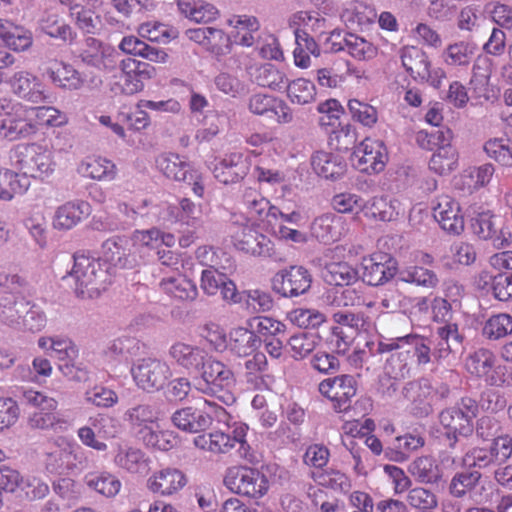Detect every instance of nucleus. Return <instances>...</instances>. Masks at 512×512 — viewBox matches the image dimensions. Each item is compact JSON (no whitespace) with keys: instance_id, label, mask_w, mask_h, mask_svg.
Returning <instances> with one entry per match:
<instances>
[{"instance_id":"obj_1","label":"nucleus","mask_w":512,"mask_h":512,"mask_svg":"<svg viewBox=\"0 0 512 512\" xmlns=\"http://www.w3.org/2000/svg\"><path fill=\"white\" fill-rule=\"evenodd\" d=\"M377 350L380 353L399 351L391 355L388 360V365L391 366V372L395 378H405L409 375L408 360L411 359V350H413L417 366H425L434 360L429 338L416 333L395 338H383L379 341Z\"/></svg>"},{"instance_id":"obj_2","label":"nucleus","mask_w":512,"mask_h":512,"mask_svg":"<svg viewBox=\"0 0 512 512\" xmlns=\"http://www.w3.org/2000/svg\"><path fill=\"white\" fill-rule=\"evenodd\" d=\"M113 273L100 258L76 253L70 272L76 296L81 299L98 298L112 283Z\"/></svg>"},{"instance_id":"obj_3","label":"nucleus","mask_w":512,"mask_h":512,"mask_svg":"<svg viewBox=\"0 0 512 512\" xmlns=\"http://www.w3.org/2000/svg\"><path fill=\"white\" fill-rule=\"evenodd\" d=\"M417 144L427 150L434 151L429 169L438 175H448L458 167L459 155L452 145L453 133L449 128H441L432 132L420 130L416 133Z\"/></svg>"},{"instance_id":"obj_4","label":"nucleus","mask_w":512,"mask_h":512,"mask_svg":"<svg viewBox=\"0 0 512 512\" xmlns=\"http://www.w3.org/2000/svg\"><path fill=\"white\" fill-rule=\"evenodd\" d=\"M235 384L236 378L232 369L223 362L208 357L201 367L200 378L194 382V388L230 405L235 402V396L231 391Z\"/></svg>"},{"instance_id":"obj_5","label":"nucleus","mask_w":512,"mask_h":512,"mask_svg":"<svg viewBox=\"0 0 512 512\" xmlns=\"http://www.w3.org/2000/svg\"><path fill=\"white\" fill-rule=\"evenodd\" d=\"M14 166L22 176L39 180L49 178L56 169L54 153L47 145L33 142L17 146L13 156Z\"/></svg>"},{"instance_id":"obj_6","label":"nucleus","mask_w":512,"mask_h":512,"mask_svg":"<svg viewBox=\"0 0 512 512\" xmlns=\"http://www.w3.org/2000/svg\"><path fill=\"white\" fill-rule=\"evenodd\" d=\"M227 70H245L258 86L274 92H283L287 86L286 73L271 63L255 65L251 53L238 52L227 58L224 63Z\"/></svg>"},{"instance_id":"obj_7","label":"nucleus","mask_w":512,"mask_h":512,"mask_svg":"<svg viewBox=\"0 0 512 512\" xmlns=\"http://www.w3.org/2000/svg\"><path fill=\"white\" fill-rule=\"evenodd\" d=\"M469 374L483 380L489 386L509 387L512 385V367L498 362L493 351L479 348L465 360Z\"/></svg>"},{"instance_id":"obj_8","label":"nucleus","mask_w":512,"mask_h":512,"mask_svg":"<svg viewBox=\"0 0 512 512\" xmlns=\"http://www.w3.org/2000/svg\"><path fill=\"white\" fill-rule=\"evenodd\" d=\"M0 138L8 141L26 139L37 133L36 123L32 121L30 106L0 99Z\"/></svg>"},{"instance_id":"obj_9","label":"nucleus","mask_w":512,"mask_h":512,"mask_svg":"<svg viewBox=\"0 0 512 512\" xmlns=\"http://www.w3.org/2000/svg\"><path fill=\"white\" fill-rule=\"evenodd\" d=\"M229 221L231 238L236 249L254 256L272 255V241L257 230L255 222H250L248 217L238 212L231 213Z\"/></svg>"},{"instance_id":"obj_10","label":"nucleus","mask_w":512,"mask_h":512,"mask_svg":"<svg viewBox=\"0 0 512 512\" xmlns=\"http://www.w3.org/2000/svg\"><path fill=\"white\" fill-rule=\"evenodd\" d=\"M403 68L416 81L440 88L446 73L441 67H433L427 53L418 46L406 45L399 50Z\"/></svg>"},{"instance_id":"obj_11","label":"nucleus","mask_w":512,"mask_h":512,"mask_svg":"<svg viewBox=\"0 0 512 512\" xmlns=\"http://www.w3.org/2000/svg\"><path fill=\"white\" fill-rule=\"evenodd\" d=\"M224 484L231 492L254 499L261 498L269 489L267 477L259 470L246 466L229 468Z\"/></svg>"},{"instance_id":"obj_12","label":"nucleus","mask_w":512,"mask_h":512,"mask_svg":"<svg viewBox=\"0 0 512 512\" xmlns=\"http://www.w3.org/2000/svg\"><path fill=\"white\" fill-rule=\"evenodd\" d=\"M131 375L139 389L151 393L162 389L172 372L165 361L144 357L133 363Z\"/></svg>"},{"instance_id":"obj_13","label":"nucleus","mask_w":512,"mask_h":512,"mask_svg":"<svg viewBox=\"0 0 512 512\" xmlns=\"http://www.w3.org/2000/svg\"><path fill=\"white\" fill-rule=\"evenodd\" d=\"M477 405L471 399L463 400L458 407L443 410L439 415V421L445 434L453 446L457 441V435L468 436L473 431V420L476 417Z\"/></svg>"},{"instance_id":"obj_14","label":"nucleus","mask_w":512,"mask_h":512,"mask_svg":"<svg viewBox=\"0 0 512 512\" xmlns=\"http://www.w3.org/2000/svg\"><path fill=\"white\" fill-rule=\"evenodd\" d=\"M121 75L113 90L125 95H134L144 89V81L156 76V68L149 63L132 58L122 59L119 63Z\"/></svg>"},{"instance_id":"obj_15","label":"nucleus","mask_w":512,"mask_h":512,"mask_svg":"<svg viewBox=\"0 0 512 512\" xmlns=\"http://www.w3.org/2000/svg\"><path fill=\"white\" fill-rule=\"evenodd\" d=\"M388 153L383 141L365 138L351 155L352 165L359 171L372 174L384 170Z\"/></svg>"},{"instance_id":"obj_16","label":"nucleus","mask_w":512,"mask_h":512,"mask_svg":"<svg viewBox=\"0 0 512 512\" xmlns=\"http://www.w3.org/2000/svg\"><path fill=\"white\" fill-rule=\"evenodd\" d=\"M311 283V274L302 266H291L280 270L271 280L273 291L286 298L305 294L309 290Z\"/></svg>"},{"instance_id":"obj_17","label":"nucleus","mask_w":512,"mask_h":512,"mask_svg":"<svg viewBox=\"0 0 512 512\" xmlns=\"http://www.w3.org/2000/svg\"><path fill=\"white\" fill-rule=\"evenodd\" d=\"M22 397L25 404L35 408V411L28 417V423L32 428L49 429L53 427L57 421L55 410L58 406L54 398L32 389L24 390Z\"/></svg>"},{"instance_id":"obj_18","label":"nucleus","mask_w":512,"mask_h":512,"mask_svg":"<svg viewBox=\"0 0 512 512\" xmlns=\"http://www.w3.org/2000/svg\"><path fill=\"white\" fill-rule=\"evenodd\" d=\"M433 217L440 227L453 235L464 231V216L457 200L449 195H440L432 202Z\"/></svg>"},{"instance_id":"obj_19","label":"nucleus","mask_w":512,"mask_h":512,"mask_svg":"<svg viewBox=\"0 0 512 512\" xmlns=\"http://www.w3.org/2000/svg\"><path fill=\"white\" fill-rule=\"evenodd\" d=\"M362 279L371 286L382 285L397 273V262L388 254L373 253L361 261Z\"/></svg>"},{"instance_id":"obj_20","label":"nucleus","mask_w":512,"mask_h":512,"mask_svg":"<svg viewBox=\"0 0 512 512\" xmlns=\"http://www.w3.org/2000/svg\"><path fill=\"white\" fill-rule=\"evenodd\" d=\"M158 288L168 298L180 303L193 302L198 297L197 285L182 271L164 274L159 279Z\"/></svg>"},{"instance_id":"obj_21","label":"nucleus","mask_w":512,"mask_h":512,"mask_svg":"<svg viewBox=\"0 0 512 512\" xmlns=\"http://www.w3.org/2000/svg\"><path fill=\"white\" fill-rule=\"evenodd\" d=\"M80 57L86 65L104 72H112L120 63L119 54L113 47L93 37L86 39Z\"/></svg>"},{"instance_id":"obj_22","label":"nucleus","mask_w":512,"mask_h":512,"mask_svg":"<svg viewBox=\"0 0 512 512\" xmlns=\"http://www.w3.org/2000/svg\"><path fill=\"white\" fill-rule=\"evenodd\" d=\"M8 83L15 95L28 102L39 104L48 99L45 84L31 72H15Z\"/></svg>"},{"instance_id":"obj_23","label":"nucleus","mask_w":512,"mask_h":512,"mask_svg":"<svg viewBox=\"0 0 512 512\" xmlns=\"http://www.w3.org/2000/svg\"><path fill=\"white\" fill-rule=\"evenodd\" d=\"M430 344L433 349L434 361L440 363L456 352L462 345L463 336L456 323L439 326L431 335Z\"/></svg>"},{"instance_id":"obj_24","label":"nucleus","mask_w":512,"mask_h":512,"mask_svg":"<svg viewBox=\"0 0 512 512\" xmlns=\"http://www.w3.org/2000/svg\"><path fill=\"white\" fill-rule=\"evenodd\" d=\"M187 484L183 471L174 467H165L155 471L146 482L147 489L163 497L172 496Z\"/></svg>"},{"instance_id":"obj_25","label":"nucleus","mask_w":512,"mask_h":512,"mask_svg":"<svg viewBox=\"0 0 512 512\" xmlns=\"http://www.w3.org/2000/svg\"><path fill=\"white\" fill-rule=\"evenodd\" d=\"M238 204L245 209L250 222L264 221L273 218L275 214H279V208L271 205L270 201L265 198L257 189L245 187L240 191Z\"/></svg>"},{"instance_id":"obj_26","label":"nucleus","mask_w":512,"mask_h":512,"mask_svg":"<svg viewBox=\"0 0 512 512\" xmlns=\"http://www.w3.org/2000/svg\"><path fill=\"white\" fill-rule=\"evenodd\" d=\"M91 212V205L87 201H68L56 208L52 217V227L57 231H69L86 219Z\"/></svg>"},{"instance_id":"obj_27","label":"nucleus","mask_w":512,"mask_h":512,"mask_svg":"<svg viewBox=\"0 0 512 512\" xmlns=\"http://www.w3.org/2000/svg\"><path fill=\"white\" fill-rule=\"evenodd\" d=\"M45 74L55 87L67 91L80 90L86 82L84 75L72 64L59 60L49 61Z\"/></svg>"},{"instance_id":"obj_28","label":"nucleus","mask_w":512,"mask_h":512,"mask_svg":"<svg viewBox=\"0 0 512 512\" xmlns=\"http://www.w3.org/2000/svg\"><path fill=\"white\" fill-rule=\"evenodd\" d=\"M319 392L334 401L335 408L345 410L348 401L356 394V381L351 375L327 378L319 384Z\"/></svg>"},{"instance_id":"obj_29","label":"nucleus","mask_w":512,"mask_h":512,"mask_svg":"<svg viewBox=\"0 0 512 512\" xmlns=\"http://www.w3.org/2000/svg\"><path fill=\"white\" fill-rule=\"evenodd\" d=\"M404 395L411 402V411L415 416L425 417L432 412L436 391L428 379L408 383Z\"/></svg>"},{"instance_id":"obj_30","label":"nucleus","mask_w":512,"mask_h":512,"mask_svg":"<svg viewBox=\"0 0 512 512\" xmlns=\"http://www.w3.org/2000/svg\"><path fill=\"white\" fill-rule=\"evenodd\" d=\"M249 171V162L243 154H226L212 168L214 177L223 184H232L243 179Z\"/></svg>"},{"instance_id":"obj_31","label":"nucleus","mask_w":512,"mask_h":512,"mask_svg":"<svg viewBox=\"0 0 512 512\" xmlns=\"http://www.w3.org/2000/svg\"><path fill=\"white\" fill-rule=\"evenodd\" d=\"M124 420L140 440L154 428H160V413L149 404H138L127 409Z\"/></svg>"},{"instance_id":"obj_32","label":"nucleus","mask_w":512,"mask_h":512,"mask_svg":"<svg viewBox=\"0 0 512 512\" xmlns=\"http://www.w3.org/2000/svg\"><path fill=\"white\" fill-rule=\"evenodd\" d=\"M329 41L332 51H346L351 57L359 61H369L375 58L378 53L376 45L356 34H347L339 41H337L336 36L332 34Z\"/></svg>"},{"instance_id":"obj_33","label":"nucleus","mask_w":512,"mask_h":512,"mask_svg":"<svg viewBox=\"0 0 512 512\" xmlns=\"http://www.w3.org/2000/svg\"><path fill=\"white\" fill-rule=\"evenodd\" d=\"M344 223L343 217L335 213H324L313 219L310 232L320 242L332 243L343 235Z\"/></svg>"},{"instance_id":"obj_34","label":"nucleus","mask_w":512,"mask_h":512,"mask_svg":"<svg viewBox=\"0 0 512 512\" xmlns=\"http://www.w3.org/2000/svg\"><path fill=\"white\" fill-rule=\"evenodd\" d=\"M115 466L130 474H146L150 459L140 449L133 446L119 445L113 456Z\"/></svg>"},{"instance_id":"obj_35","label":"nucleus","mask_w":512,"mask_h":512,"mask_svg":"<svg viewBox=\"0 0 512 512\" xmlns=\"http://www.w3.org/2000/svg\"><path fill=\"white\" fill-rule=\"evenodd\" d=\"M261 346L260 337L251 328L236 327L229 332L226 348L234 356H251Z\"/></svg>"},{"instance_id":"obj_36","label":"nucleus","mask_w":512,"mask_h":512,"mask_svg":"<svg viewBox=\"0 0 512 512\" xmlns=\"http://www.w3.org/2000/svg\"><path fill=\"white\" fill-rule=\"evenodd\" d=\"M157 170L166 178L174 181H187L188 174L192 171V165L177 153L164 152L156 157Z\"/></svg>"},{"instance_id":"obj_37","label":"nucleus","mask_w":512,"mask_h":512,"mask_svg":"<svg viewBox=\"0 0 512 512\" xmlns=\"http://www.w3.org/2000/svg\"><path fill=\"white\" fill-rule=\"evenodd\" d=\"M186 35L191 41L202 45L216 55L225 54V48L229 45V37L225 32L213 27L188 29Z\"/></svg>"},{"instance_id":"obj_38","label":"nucleus","mask_w":512,"mask_h":512,"mask_svg":"<svg viewBox=\"0 0 512 512\" xmlns=\"http://www.w3.org/2000/svg\"><path fill=\"white\" fill-rule=\"evenodd\" d=\"M169 355L177 365L187 370H199L208 358L205 349L185 342L173 344Z\"/></svg>"},{"instance_id":"obj_39","label":"nucleus","mask_w":512,"mask_h":512,"mask_svg":"<svg viewBox=\"0 0 512 512\" xmlns=\"http://www.w3.org/2000/svg\"><path fill=\"white\" fill-rule=\"evenodd\" d=\"M77 172L85 178L96 181H113L117 176L115 163L104 157H86L77 167Z\"/></svg>"},{"instance_id":"obj_40","label":"nucleus","mask_w":512,"mask_h":512,"mask_svg":"<svg viewBox=\"0 0 512 512\" xmlns=\"http://www.w3.org/2000/svg\"><path fill=\"white\" fill-rule=\"evenodd\" d=\"M130 254L129 240L124 237H113L103 243L102 258L100 259L113 272V268H125L128 266Z\"/></svg>"},{"instance_id":"obj_41","label":"nucleus","mask_w":512,"mask_h":512,"mask_svg":"<svg viewBox=\"0 0 512 512\" xmlns=\"http://www.w3.org/2000/svg\"><path fill=\"white\" fill-rule=\"evenodd\" d=\"M32 43L33 36L29 30L10 21L0 19V44L20 52L29 49Z\"/></svg>"},{"instance_id":"obj_42","label":"nucleus","mask_w":512,"mask_h":512,"mask_svg":"<svg viewBox=\"0 0 512 512\" xmlns=\"http://www.w3.org/2000/svg\"><path fill=\"white\" fill-rule=\"evenodd\" d=\"M376 17L375 9L360 1L347 3L341 12V20L349 29L365 27L373 23Z\"/></svg>"},{"instance_id":"obj_43","label":"nucleus","mask_w":512,"mask_h":512,"mask_svg":"<svg viewBox=\"0 0 512 512\" xmlns=\"http://www.w3.org/2000/svg\"><path fill=\"white\" fill-rule=\"evenodd\" d=\"M39 28L46 35L62 40L66 43H73L76 33L72 28L62 21L54 11H45L39 19Z\"/></svg>"},{"instance_id":"obj_44","label":"nucleus","mask_w":512,"mask_h":512,"mask_svg":"<svg viewBox=\"0 0 512 512\" xmlns=\"http://www.w3.org/2000/svg\"><path fill=\"white\" fill-rule=\"evenodd\" d=\"M30 181L21 173L7 168L0 169V200L11 201L16 195L24 194Z\"/></svg>"},{"instance_id":"obj_45","label":"nucleus","mask_w":512,"mask_h":512,"mask_svg":"<svg viewBox=\"0 0 512 512\" xmlns=\"http://www.w3.org/2000/svg\"><path fill=\"white\" fill-rule=\"evenodd\" d=\"M171 420L177 428L190 433H197L209 426V417L202 410L192 407L177 410Z\"/></svg>"},{"instance_id":"obj_46","label":"nucleus","mask_w":512,"mask_h":512,"mask_svg":"<svg viewBox=\"0 0 512 512\" xmlns=\"http://www.w3.org/2000/svg\"><path fill=\"white\" fill-rule=\"evenodd\" d=\"M425 444V439L417 433H406L398 436L393 441V447L386 450V454L391 460L403 462L407 460L410 454Z\"/></svg>"},{"instance_id":"obj_47","label":"nucleus","mask_w":512,"mask_h":512,"mask_svg":"<svg viewBox=\"0 0 512 512\" xmlns=\"http://www.w3.org/2000/svg\"><path fill=\"white\" fill-rule=\"evenodd\" d=\"M313 171L325 179H335L344 172L338 156L325 151H317L311 156Z\"/></svg>"},{"instance_id":"obj_48","label":"nucleus","mask_w":512,"mask_h":512,"mask_svg":"<svg viewBox=\"0 0 512 512\" xmlns=\"http://www.w3.org/2000/svg\"><path fill=\"white\" fill-rule=\"evenodd\" d=\"M408 471L420 483L432 484L441 478V470L436 460L427 455L415 458L409 464Z\"/></svg>"},{"instance_id":"obj_49","label":"nucleus","mask_w":512,"mask_h":512,"mask_svg":"<svg viewBox=\"0 0 512 512\" xmlns=\"http://www.w3.org/2000/svg\"><path fill=\"white\" fill-rule=\"evenodd\" d=\"M400 202L388 197H374L366 201L364 214L381 221H392L399 215Z\"/></svg>"},{"instance_id":"obj_50","label":"nucleus","mask_w":512,"mask_h":512,"mask_svg":"<svg viewBox=\"0 0 512 512\" xmlns=\"http://www.w3.org/2000/svg\"><path fill=\"white\" fill-rule=\"evenodd\" d=\"M228 24L236 29L235 42L243 47H251L255 43L254 32L259 30L260 24L256 17L248 15H235L228 20Z\"/></svg>"},{"instance_id":"obj_51","label":"nucleus","mask_w":512,"mask_h":512,"mask_svg":"<svg viewBox=\"0 0 512 512\" xmlns=\"http://www.w3.org/2000/svg\"><path fill=\"white\" fill-rule=\"evenodd\" d=\"M84 481L90 489L108 498L115 497L122 486L115 475L106 471L88 473Z\"/></svg>"},{"instance_id":"obj_52","label":"nucleus","mask_w":512,"mask_h":512,"mask_svg":"<svg viewBox=\"0 0 512 512\" xmlns=\"http://www.w3.org/2000/svg\"><path fill=\"white\" fill-rule=\"evenodd\" d=\"M288 100L294 105H307L314 102L316 98V87L314 83L305 78H297L287 81L284 89Z\"/></svg>"},{"instance_id":"obj_53","label":"nucleus","mask_w":512,"mask_h":512,"mask_svg":"<svg viewBox=\"0 0 512 512\" xmlns=\"http://www.w3.org/2000/svg\"><path fill=\"white\" fill-rule=\"evenodd\" d=\"M232 442L231 436L220 430L204 433L194 438L196 447L214 454L229 452L233 449Z\"/></svg>"},{"instance_id":"obj_54","label":"nucleus","mask_w":512,"mask_h":512,"mask_svg":"<svg viewBox=\"0 0 512 512\" xmlns=\"http://www.w3.org/2000/svg\"><path fill=\"white\" fill-rule=\"evenodd\" d=\"M476 52V45L471 41H458L449 44L443 51V60L449 66H467Z\"/></svg>"},{"instance_id":"obj_55","label":"nucleus","mask_w":512,"mask_h":512,"mask_svg":"<svg viewBox=\"0 0 512 512\" xmlns=\"http://www.w3.org/2000/svg\"><path fill=\"white\" fill-rule=\"evenodd\" d=\"M486 155L504 167H512V141L505 137H493L485 141Z\"/></svg>"},{"instance_id":"obj_56","label":"nucleus","mask_w":512,"mask_h":512,"mask_svg":"<svg viewBox=\"0 0 512 512\" xmlns=\"http://www.w3.org/2000/svg\"><path fill=\"white\" fill-rule=\"evenodd\" d=\"M512 334V316L499 313L489 317L483 325L482 335L488 340L496 341Z\"/></svg>"},{"instance_id":"obj_57","label":"nucleus","mask_w":512,"mask_h":512,"mask_svg":"<svg viewBox=\"0 0 512 512\" xmlns=\"http://www.w3.org/2000/svg\"><path fill=\"white\" fill-rule=\"evenodd\" d=\"M29 287L26 277L15 267H0V293L16 295Z\"/></svg>"},{"instance_id":"obj_58","label":"nucleus","mask_w":512,"mask_h":512,"mask_svg":"<svg viewBox=\"0 0 512 512\" xmlns=\"http://www.w3.org/2000/svg\"><path fill=\"white\" fill-rule=\"evenodd\" d=\"M325 281L331 285H350L358 277V272L346 262L327 264L323 272Z\"/></svg>"},{"instance_id":"obj_59","label":"nucleus","mask_w":512,"mask_h":512,"mask_svg":"<svg viewBox=\"0 0 512 512\" xmlns=\"http://www.w3.org/2000/svg\"><path fill=\"white\" fill-rule=\"evenodd\" d=\"M30 114L37 129L39 126L61 127L68 122L66 114L53 106L30 107Z\"/></svg>"},{"instance_id":"obj_60","label":"nucleus","mask_w":512,"mask_h":512,"mask_svg":"<svg viewBox=\"0 0 512 512\" xmlns=\"http://www.w3.org/2000/svg\"><path fill=\"white\" fill-rule=\"evenodd\" d=\"M325 23V18L315 11H299L289 19V25L294 28V33L297 31L322 33Z\"/></svg>"},{"instance_id":"obj_61","label":"nucleus","mask_w":512,"mask_h":512,"mask_svg":"<svg viewBox=\"0 0 512 512\" xmlns=\"http://www.w3.org/2000/svg\"><path fill=\"white\" fill-rule=\"evenodd\" d=\"M398 276L403 282L427 288H433L438 284V277L432 270L418 265L402 268Z\"/></svg>"},{"instance_id":"obj_62","label":"nucleus","mask_w":512,"mask_h":512,"mask_svg":"<svg viewBox=\"0 0 512 512\" xmlns=\"http://www.w3.org/2000/svg\"><path fill=\"white\" fill-rule=\"evenodd\" d=\"M46 325L47 315L45 311L38 304L29 302L27 308H24L18 330L38 333L44 330Z\"/></svg>"},{"instance_id":"obj_63","label":"nucleus","mask_w":512,"mask_h":512,"mask_svg":"<svg viewBox=\"0 0 512 512\" xmlns=\"http://www.w3.org/2000/svg\"><path fill=\"white\" fill-rule=\"evenodd\" d=\"M86 403L98 408H111L118 403L117 393L101 384L88 387L84 392Z\"/></svg>"},{"instance_id":"obj_64","label":"nucleus","mask_w":512,"mask_h":512,"mask_svg":"<svg viewBox=\"0 0 512 512\" xmlns=\"http://www.w3.org/2000/svg\"><path fill=\"white\" fill-rule=\"evenodd\" d=\"M317 343L316 334L301 332L290 337L288 346L294 359H303L315 349Z\"/></svg>"}]
</instances>
